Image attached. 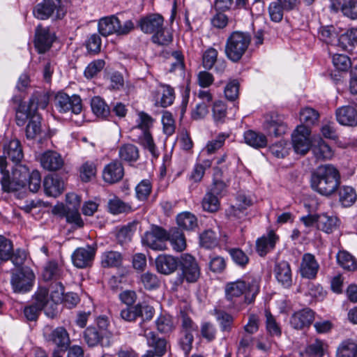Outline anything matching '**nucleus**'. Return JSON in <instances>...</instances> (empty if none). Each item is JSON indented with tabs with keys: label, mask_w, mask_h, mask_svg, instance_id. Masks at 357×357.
I'll return each instance as SVG.
<instances>
[{
	"label": "nucleus",
	"mask_w": 357,
	"mask_h": 357,
	"mask_svg": "<svg viewBox=\"0 0 357 357\" xmlns=\"http://www.w3.org/2000/svg\"><path fill=\"white\" fill-rule=\"evenodd\" d=\"M140 280L144 288L148 290L155 289L160 286V280L158 276L149 271L143 273Z\"/></svg>",
	"instance_id": "64"
},
{
	"label": "nucleus",
	"mask_w": 357,
	"mask_h": 357,
	"mask_svg": "<svg viewBox=\"0 0 357 357\" xmlns=\"http://www.w3.org/2000/svg\"><path fill=\"white\" fill-rule=\"evenodd\" d=\"M250 42L249 33L233 31L226 40L225 52L227 57L233 62H238L247 51Z\"/></svg>",
	"instance_id": "3"
},
{
	"label": "nucleus",
	"mask_w": 357,
	"mask_h": 357,
	"mask_svg": "<svg viewBox=\"0 0 357 357\" xmlns=\"http://www.w3.org/2000/svg\"><path fill=\"white\" fill-rule=\"evenodd\" d=\"M139 335L146 338L148 345L153 348L156 356L161 357L166 353L167 340L165 338L157 337L153 331L148 329H144Z\"/></svg>",
	"instance_id": "20"
},
{
	"label": "nucleus",
	"mask_w": 357,
	"mask_h": 357,
	"mask_svg": "<svg viewBox=\"0 0 357 357\" xmlns=\"http://www.w3.org/2000/svg\"><path fill=\"white\" fill-rule=\"evenodd\" d=\"M123 174L124 170L122 164L119 161L114 160L105 167L102 178L108 183H114L121 181Z\"/></svg>",
	"instance_id": "26"
},
{
	"label": "nucleus",
	"mask_w": 357,
	"mask_h": 357,
	"mask_svg": "<svg viewBox=\"0 0 357 357\" xmlns=\"http://www.w3.org/2000/svg\"><path fill=\"white\" fill-rule=\"evenodd\" d=\"M320 39L327 44L337 46V36L333 26L321 27L319 32Z\"/></svg>",
	"instance_id": "62"
},
{
	"label": "nucleus",
	"mask_w": 357,
	"mask_h": 357,
	"mask_svg": "<svg viewBox=\"0 0 357 357\" xmlns=\"http://www.w3.org/2000/svg\"><path fill=\"white\" fill-rule=\"evenodd\" d=\"M55 105L60 112H71L78 114L82 109V100L79 96H69L66 93H59L55 98Z\"/></svg>",
	"instance_id": "9"
},
{
	"label": "nucleus",
	"mask_w": 357,
	"mask_h": 357,
	"mask_svg": "<svg viewBox=\"0 0 357 357\" xmlns=\"http://www.w3.org/2000/svg\"><path fill=\"white\" fill-rule=\"evenodd\" d=\"M173 249L178 252L183 251L186 247L183 233L178 228H173L168 232V240Z\"/></svg>",
	"instance_id": "40"
},
{
	"label": "nucleus",
	"mask_w": 357,
	"mask_h": 357,
	"mask_svg": "<svg viewBox=\"0 0 357 357\" xmlns=\"http://www.w3.org/2000/svg\"><path fill=\"white\" fill-rule=\"evenodd\" d=\"M311 149L314 156L318 160L331 159L333 155L331 148L322 139L316 141Z\"/></svg>",
	"instance_id": "38"
},
{
	"label": "nucleus",
	"mask_w": 357,
	"mask_h": 357,
	"mask_svg": "<svg viewBox=\"0 0 357 357\" xmlns=\"http://www.w3.org/2000/svg\"><path fill=\"white\" fill-rule=\"evenodd\" d=\"M48 97L41 93H34L30 98L28 104L32 111L37 113V110L40 109H45L48 104Z\"/></svg>",
	"instance_id": "54"
},
{
	"label": "nucleus",
	"mask_w": 357,
	"mask_h": 357,
	"mask_svg": "<svg viewBox=\"0 0 357 357\" xmlns=\"http://www.w3.org/2000/svg\"><path fill=\"white\" fill-rule=\"evenodd\" d=\"M137 224L130 222L127 225L122 227L117 233V238L121 243L128 242L136 230Z\"/></svg>",
	"instance_id": "63"
},
{
	"label": "nucleus",
	"mask_w": 357,
	"mask_h": 357,
	"mask_svg": "<svg viewBox=\"0 0 357 357\" xmlns=\"http://www.w3.org/2000/svg\"><path fill=\"white\" fill-rule=\"evenodd\" d=\"M330 7L351 20H357V0H331Z\"/></svg>",
	"instance_id": "17"
},
{
	"label": "nucleus",
	"mask_w": 357,
	"mask_h": 357,
	"mask_svg": "<svg viewBox=\"0 0 357 357\" xmlns=\"http://www.w3.org/2000/svg\"><path fill=\"white\" fill-rule=\"evenodd\" d=\"M324 342L316 339L309 344L305 349V353L310 357H322L324 354Z\"/></svg>",
	"instance_id": "57"
},
{
	"label": "nucleus",
	"mask_w": 357,
	"mask_h": 357,
	"mask_svg": "<svg viewBox=\"0 0 357 357\" xmlns=\"http://www.w3.org/2000/svg\"><path fill=\"white\" fill-rule=\"evenodd\" d=\"M158 331L162 334H169L174 330V324L172 316L161 314L155 321Z\"/></svg>",
	"instance_id": "46"
},
{
	"label": "nucleus",
	"mask_w": 357,
	"mask_h": 357,
	"mask_svg": "<svg viewBox=\"0 0 357 357\" xmlns=\"http://www.w3.org/2000/svg\"><path fill=\"white\" fill-rule=\"evenodd\" d=\"M107 208L108 211L114 215L122 213H128L132 211V207L130 204L123 202L116 197H114L108 201Z\"/></svg>",
	"instance_id": "50"
},
{
	"label": "nucleus",
	"mask_w": 357,
	"mask_h": 357,
	"mask_svg": "<svg viewBox=\"0 0 357 357\" xmlns=\"http://www.w3.org/2000/svg\"><path fill=\"white\" fill-rule=\"evenodd\" d=\"M334 67L340 71L346 72L351 67V61L349 56L342 54H335L332 59Z\"/></svg>",
	"instance_id": "58"
},
{
	"label": "nucleus",
	"mask_w": 357,
	"mask_h": 357,
	"mask_svg": "<svg viewBox=\"0 0 357 357\" xmlns=\"http://www.w3.org/2000/svg\"><path fill=\"white\" fill-rule=\"evenodd\" d=\"M340 183V174L333 165H320L311 174L312 188L326 197L333 195L337 190Z\"/></svg>",
	"instance_id": "2"
},
{
	"label": "nucleus",
	"mask_w": 357,
	"mask_h": 357,
	"mask_svg": "<svg viewBox=\"0 0 357 357\" xmlns=\"http://www.w3.org/2000/svg\"><path fill=\"white\" fill-rule=\"evenodd\" d=\"M44 191L48 196L56 197L63 191V181L57 176H47L43 181Z\"/></svg>",
	"instance_id": "31"
},
{
	"label": "nucleus",
	"mask_w": 357,
	"mask_h": 357,
	"mask_svg": "<svg viewBox=\"0 0 357 357\" xmlns=\"http://www.w3.org/2000/svg\"><path fill=\"white\" fill-rule=\"evenodd\" d=\"M279 237L271 231L267 236H263L256 241V251L261 257H264L273 250Z\"/></svg>",
	"instance_id": "27"
},
{
	"label": "nucleus",
	"mask_w": 357,
	"mask_h": 357,
	"mask_svg": "<svg viewBox=\"0 0 357 357\" xmlns=\"http://www.w3.org/2000/svg\"><path fill=\"white\" fill-rule=\"evenodd\" d=\"M33 14L36 18L40 20L49 18L59 20L64 17L66 10L61 0H43L34 6Z\"/></svg>",
	"instance_id": "4"
},
{
	"label": "nucleus",
	"mask_w": 357,
	"mask_h": 357,
	"mask_svg": "<svg viewBox=\"0 0 357 357\" xmlns=\"http://www.w3.org/2000/svg\"><path fill=\"white\" fill-rule=\"evenodd\" d=\"M26 137L27 139L36 138L41 132V117L37 113L29 121L26 127Z\"/></svg>",
	"instance_id": "49"
},
{
	"label": "nucleus",
	"mask_w": 357,
	"mask_h": 357,
	"mask_svg": "<svg viewBox=\"0 0 357 357\" xmlns=\"http://www.w3.org/2000/svg\"><path fill=\"white\" fill-rule=\"evenodd\" d=\"M314 319V312L310 308H304L295 312L290 317L291 326L296 329L301 330L309 327Z\"/></svg>",
	"instance_id": "13"
},
{
	"label": "nucleus",
	"mask_w": 357,
	"mask_h": 357,
	"mask_svg": "<svg viewBox=\"0 0 357 357\" xmlns=\"http://www.w3.org/2000/svg\"><path fill=\"white\" fill-rule=\"evenodd\" d=\"M264 126L269 135H274L275 137L284 134L287 130L286 125L278 115H271L268 117Z\"/></svg>",
	"instance_id": "30"
},
{
	"label": "nucleus",
	"mask_w": 357,
	"mask_h": 357,
	"mask_svg": "<svg viewBox=\"0 0 357 357\" xmlns=\"http://www.w3.org/2000/svg\"><path fill=\"white\" fill-rule=\"evenodd\" d=\"M54 41V36L47 27L39 24L35 32L34 45L38 53L43 54L50 50Z\"/></svg>",
	"instance_id": "12"
},
{
	"label": "nucleus",
	"mask_w": 357,
	"mask_h": 357,
	"mask_svg": "<svg viewBox=\"0 0 357 357\" xmlns=\"http://www.w3.org/2000/svg\"><path fill=\"white\" fill-rule=\"evenodd\" d=\"M33 303L45 310V314L50 318H54L56 315V310L53 304L50 303V310L47 307L50 302L49 291L46 287H40L33 296Z\"/></svg>",
	"instance_id": "14"
},
{
	"label": "nucleus",
	"mask_w": 357,
	"mask_h": 357,
	"mask_svg": "<svg viewBox=\"0 0 357 357\" xmlns=\"http://www.w3.org/2000/svg\"><path fill=\"white\" fill-rule=\"evenodd\" d=\"M337 190L338 201L342 207H351L356 203L357 200V193L353 187L340 185Z\"/></svg>",
	"instance_id": "33"
},
{
	"label": "nucleus",
	"mask_w": 357,
	"mask_h": 357,
	"mask_svg": "<svg viewBox=\"0 0 357 357\" xmlns=\"http://www.w3.org/2000/svg\"><path fill=\"white\" fill-rule=\"evenodd\" d=\"M96 249L92 246L77 248L72 254L73 264L77 268L91 267L94 261Z\"/></svg>",
	"instance_id": "11"
},
{
	"label": "nucleus",
	"mask_w": 357,
	"mask_h": 357,
	"mask_svg": "<svg viewBox=\"0 0 357 357\" xmlns=\"http://www.w3.org/2000/svg\"><path fill=\"white\" fill-rule=\"evenodd\" d=\"M178 266L181 275L188 283L196 282L200 276V268L196 259L191 255L183 253L179 257Z\"/></svg>",
	"instance_id": "8"
},
{
	"label": "nucleus",
	"mask_w": 357,
	"mask_h": 357,
	"mask_svg": "<svg viewBox=\"0 0 357 357\" xmlns=\"http://www.w3.org/2000/svg\"><path fill=\"white\" fill-rule=\"evenodd\" d=\"M105 337L96 326H89L84 331V339L89 347L97 346Z\"/></svg>",
	"instance_id": "48"
},
{
	"label": "nucleus",
	"mask_w": 357,
	"mask_h": 357,
	"mask_svg": "<svg viewBox=\"0 0 357 357\" xmlns=\"http://www.w3.org/2000/svg\"><path fill=\"white\" fill-rule=\"evenodd\" d=\"M7 162L3 157H0V172L2 177L0 180L1 189L5 192H12L21 190L20 183L13 179L8 171H6Z\"/></svg>",
	"instance_id": "22"
},
{
	"label": "nucleus",
	"mask_w": 357,
	"mask_h": 357,
	"mask_svg": "<svg viewBox=\"0 0 357 357\" xmlns=\"http://www.w3.org/2000/svg\"><path fill=\"white\" fill-rule=\"evenodd\" d=\"M173 36L170 31L166 29L164 26L157 31L151 38L152 42L162 46H167L172 41Z\"/></svg>",
	"instance_id": "53"
},
{
	"label": "nucleus",
	"mask_w": 357,
	"mask_h": 357,
	"mask_svg": "<svg viewBox=\"0 0 357 357\" xmlns=\"http://www.w3.org/2000/svg\"><path fill=\"white\" fill-rule=\"evenodd\" d=\"M119 158L126 162H135L139 158V150L137 146L131 144H126L119 148Z\"/></svg>",
	"instance_id": "47"
},
{
	"label": "nucleus",
	"mask_w": 357,
	"mask_h": 357,
	"mask_svg": "<svg viewBox=\"0 0 357 357\" xmlns=\"http://www.w3.org/2000/svg\"><path fill=\"white\" fill-rule=\"evenodd\" d=\"M48 341L62 351H66L70 344L69 333L65 328L61 326L56 328L51 332Z\"/></svg>",
	"instance_id": "25"
},
{
	"label": "nucleus",
	"mask_w": 357,
	"mask_h": 357,
	"mask_svg": "<svg viewBox=\"0 0 357 357\" xmlns=\"http://www.w3.org/2000/svg\"><path fill=\"white\" fill-rule=\"evenodd\" d=\"M213 314L220 324V329L223 332H230L234 323V317L224 310L214 309Z\"/></svg>",
	"instance_id": "44"
},
{
	"label": "nucleus",
	"mask_w": 357,
	"mask_h": 357,
	"mask_svg": "<svg viewBox=\"0 0 357 357\" xmlns=\"http://www.w3.org/2000/svg\"><path fill=\"white\" fill-rule=\"evenodd\" d=\"M168 231L161 227L153 225L150 230L146 231L142 237L144 245L153 250H164L167 249Z\"/></svg>",
	"instance_id": "7"
},
{
	"label": "nucleus",
	"mask_w": 357,
	"mask_h": 357,
	"mask_svg": "<svg viewBox=\"0 0 357 357\" xmlns=\"http://www.w3.org/2000/svg\"><path fill=\"white\" fill-rule=\"evenodd\" d=\"M310 130L306 126H297L291 135L294 149L296 153L305 155L312 146L310 140Z\"/></svg>",
	"instance_id": "10"
},
{
	"label": "nucleus",
	"mask_w": 357,
	"mask_h": 357,
	"mask_svg": "<svg viewBox=\"0 0 357 357\" xmlns=\"http://www.w3.org/2000/svg\"><path fill=\"white\" fill-rule=\"evenodd\" d=\"M337 47L342 50L353 52L357 47V28H351L337 39Z\"/></svg>",
	"instance_id": "29"
},
{
	"label": "nucleus",
	"mask_w": 357,
	"mask_h": 357,
	"mask_svg": "<svg viewBox=\"0 0 357 357\" xmlns=\"http://www.w3.org/2000/svg\"><path fill=\"white\" fill-rule=\"evenodd\" d=\"M319 114L315 109L306 107L303 109L300 112V121L304 125L301 126H306L309 128V126L315 124L319 119Z\"/></svg>",
	"instance_id": "51"
},
{
	"label": "nucleus",
	"mask_w": 357,
	"mask_h": 357,
	"mask_svg": "<svg viewBox=\"0 0 357 357\" xmlns=\"http://www.w3.org/2000/svg\"><path fill=\"white\" fill-rule=\"evenodd\" d=\"M211 164L212 162L209 160H205L202 163L196 164L190 174V180L195 183L201 181L206 169L211 167Z\"/></svg>",
	"instance_id": "55"
},
{
	"label": "nucleus",
	"mask_w": 357,
	"mask_h": 357,
	"mask_svg": "<svg viewBox=\"0 0 357 357\" xmlns=\"http://www.w3.org/2000/svg\"><path fill=\"white\" fill-rule=\"evenodd\" d=\"M336 356L337 357H356L357 343L351 339L342 341L337 349Z\"/></svg>",
	"instance_id": "43"
},
{
	"label": "nucleus",
	"mask_w": 357,
	"mask_h": 357,
	"mask_svg": "<svg viewBox=\"0 0 357 357\" xmlns=\"http://www.w3.org/2000/svg\"><path fill=\"white\" fill-rule=\"evenodd\" d=\"M6 160H9L15 165H18L24 158L23 150L21 142L17 139H13L3 147V155Z\"/></svg>",
	"instance_id": "23"
},
{
	"label": "nucleus",
	"mask_w": 357,
	"mask_h": 357,
	"mask_svg": "<svg viewBox=\"0 0 357 357\" xmlns=\"http://www.w3.org/2000/svg\"><path fill=\"white\" fill-rule=\"evenodd\" d=\"M319 268V265L313 255L310 253L303 255L300 267L302 277L307 279H314L317 276Z\"/></svg>",
	"instance_id": "21"
},
{
	"label": "nucleus",
	"mask_w": 357,
	"mask_h": 357,
	"mask_svg": "<svg viewBox=\"0 0 357 357\" xmlns=\"http://www.w3.org/2000/svg\"><path fill=\"white\" fill-rule=\"evenodd\" d=\"M40 162L43 169L55 172L62 168L64 161L59 153L54 151H47L41 154Z\"/></svg>",
	"instance_id": "16"
},
{
	"label": "nucleus",
	"mask_w": 357,
	"mask_h": 357,
	"mask_svg": "<svg viewBox=\"0 0 357 357\" xmlns=\"http://www.w3.org/2000/svg\"><path fill=\"white\" fill-rule=\"evenodd\" d=\"M233 261L240 267L244 268L249 263L248 256L240 248H231L228 250Z\"/></svg>",
	"instance_id": "61"
},
{
	"label": "nucleus",
	"mask_w": 357,
	"mask_h": 357,
	"mask_svg": "<svg viewBox=\"0 0 357 357\" xmlns=\"http://www.w3.org/2000/svg\"><path fill=\"white\" fill-rule=\"evenodd\" d=\"M67 202L72 203L75 202V205L73 206V210H68L66 211V220L69 223H73L78 227H82L84 225V222L82 220L81 215L76 207V205L79 204L80 199L75 194H68L66 195Z\"/></svg>",
	"instance_id": "34"
},
{
	"label": "nucleus",
	"mask_w": 357,
	"mask_h": 357,
	"mask_svg": "<svg viewBox=\"0 0 357 357\" xmlns=\"http://www.w3.org/2000/svg\"><path fill=\"white\" fill-rule=\"evenodd\" d=\"M274 273L278 282L284 287L289 288L291 286V270L287 261H281L276 262L274 267Z\"/></svg>",
	"instance_id": "24"
},
{
	"label": "nucleus",
	"mask_w": 357,
	"mask_h": 357,
	"mask_svg": "<svg viewBox=\"0 0 357 357\" xmlns=\"http://www.w3.org/2000/svg\"><path fill=\"white\" fill-rule=\"evenodd\" d=\"M176 222L179 227L187 231L193 230L198 226L196 216L188 211L179 213Z\"/></svg>",
	"instance_id": "42"
},
{
	"label": "nucleus",
	"mask_w": 357,
	"mask_h": 357,
	"mask_svg": "<svg viewBox=\"0 0 357 357\" xmlns=\"http://www.w3.org/2000/svg\"><path fill=\"white\" fill-rule=\"evenodd\" d=\"M34 280V273L29 267L25 266L12 273L10 283L14 292L24 294L31 289Z\"/></svg>",
	"instance_id": "6"
},
{
	"label": "nucleus",
	"mask_w": 357,
	"mask_h": 357,
	"mask_svg": "<svg viewBox=\"0 0 357 357\" xmlns=\"http://www.w3.org/2000/svg\"><path fill=\"white\" fill-rule=\"evenodd\" d=\"M36 114L31 109L29 104L20 102L17 108L15 109V121L17 125L18 126H24L27 120L29 121Z\"/></svg>",
	"instance_id": "39"
},
{
	"label": "nucleus",
	"mask_w": 357,
	"mask_h": 357,
	"mask_svg": "<svg viewBox=\"0 0 357 357\" xmlns=\"http://www.w3.org/2000/svg\"><path fill=\"white\" fill-rule=\"evenodd\" d=\"M243 139L246 144L256 149L264 148L268 144V139L264 134L252 130L244 132Z\"/></svg>",
	"instance_id": "32"
},
{
	"label": "nucleus",
	"mask_w": 357,
	"mask_h": 357,
	"mask_svg": "<svg viewBox=\"0 0 357 357\" xmlns=\"http://www.w3.org/2000/svg\"><path fill=\"white\" fill-rule=\"evenodd\" d=\"M198 330L197 325L184 312H181V330L180 333L192 334Z\"/></svg>",
	"instance_id": "59"
},
{
	"label": "nucleus",
	"mask_w": 357,
	"mask_h": 357,
	"mask_svg": "<svg viewBox=\"0 0 357 357\" xmlns=\"http://www.w3.org/2000/svg\"><path fill=\"white\" fill-rule=\"evenodd\" d=\"M164 18L159 14H151L141 18L138 24L141 30L145 33L153 35L163 26Z\"/></svg>",
	"instance_id": "18"
},
{
	"label": "nucleus",
	"mask_w": 357,
	"mask_h": 357,
	"mask_svg": "<svg viewBox=\"0 0 357 357\" xmlns=\"http://www.w3.org/2000/svg\"><path fill=\"white\" fill-rule=\"evenodd\" d=\"M179 258L169 255H160L155 259L157 271L164 275L174 273L178 267Z\"/></svg>",
	"instance_id": "19"
},
{
	"label": "nucleus",
	"mask_w": 357,
	"mask_h": 357,
	"mask_svg": "<svg viewBox=\"0 0 357 357\" xmlns=\"http://www.w3.org/2000/svg\"><path fill=\"white\" fill-rule=\"evenodd\" d=\"M152 190L151 183L148 179L142 180L136 187V197L139 201H145L149 197Z\"/></svg>",
	"instance_id": "60"
},
{
	"label": "nucleus",
	"mask_w": 357,
	"mask_h": 357,
	"mask_svg": "<svg viewBox=\"0 0 357 357\" xmlns=\"http://www.w3.org/2000/svg\"><path fill=\"white\" fill-rule=\"evenodd\" d=\"M202 205L204 211L214 213L219 209L220 202L216 195L208 192L202 199Z\"/></svg>",
	"instance_id": "56"
},
{
	"label": "nucleus",
	"mask_w": 357,
	"mask_h": 357,
	"mask_svg": "<svg viewBox=\"0 0 357 357\" xmlns=\"http://www.w3.org/2000/svg\"><path fill=\"white\" fill-rule=\"evenodd\" d=\"M134 24L131 20H126L123 24L115 15L101 18L98 22V31L102 36L116 33L126 35L134 29Z\"/></svg>",
	"instance_id": "5"
},
{
	"label": "nucleus",
	"mask_w": 357,
	"mask_h": 357,
	"mask_svg": "<svg viewBox=\"0 0 357 357\" xmlns=\"http://www.w3.org/2000/svg\"><path fill=\"white\" fill-rule=\"evenodd\" d=\"M259 289L258 278L239 279L226 284L225 298L231 303V307H239L242 303L250 304L255 301Z\"/></svg>",
	"instance_id": "1"
},
{
	"label": "nucleus",
	"mask_w": 357,
	"mask_h": 357,
	"mask_svg": "<svg viewBox=\"0 0 357 357\" xmlns=\"http://www.w3.org/2000/svg\"><path fill=\"white\" fill-rule=\"evenodd\" d=\"M123 255L114 250L104 252L101 255V266L103 268H119L123 264Z\"/></svg>",
	"instance_id": "37"
},
{
	"label": "nucleus",
	"mask_w": 357,
	"mask_h": 357,
	"mask_svg": "<svg viewBox=\"0 0 357 357\" xmlns=\"http://www.w3.org/2000/svg\"><path fill=\"white\" fill-rule=\"evenodd\" d=\"M91 107L93 113L98 118L105 119L110 114L109 107L99 96H95L91 99Z\"/></svg>",
	"instance_id": "41"
},
{
	"label": "nucleus",
	"mask_w": 357,
	"mask_h": 357,
	"mask_svg": "<svg viewBox=\"0 0 357 357\" xmlns=\"http://www.w3.org/2000/svg\"><path fill=\"white\" fill-rule=\"evenodd\" d=\"M155 105L162 107L171 105L174 100V89L167 85H160L154 91Z\"/></svg>",
	"instance_id": "28"
},
{
	"label": "nucleus",
	"mask_w": 357,
	"mask_h": 357,
	"mask_svg": "<svg viewBox=\"0 0 357 357\" xmlns=\"http://www.w3.org/2000/svg\"><path fill=\"white\" fill-rule=\"evenodd\" d=\"M338 264L344 270L354 271L357 270V261L347 251H340L336 255Z\"/></svg>",
	"instance_id": "45"
},
{
	"label": "nucleus",
	"mask_w": 357,
	"mask_h": 357,
	"mask_svg": "<svg viewBox=\"0 0 357 357\" xmlns=\"http://www.w3.org/2000/svg\"><path fill=\"white\" fill-rule=\"evenodd\" d=\"M63 275V267L55 260H50L46 263L42 274L43 278L45 281L59 280Z\"/></svg>",
	"instance_id": "35"
},
{
	"label": "nucleus",
	"mask_w": 357,
	"mask_h": 357,
	"mask_svg": "<svg viewBox=\"0 0 357 357\" xmlns=\"http://www.w3.org/2000/svg\"><path fill=\"white\" fill-rule=\"evenodd\" d=\"M339 219L336 216L328 215L326 213L319 214L317 229L327 234H331L337 229Z\"/></svg>",
	"instance_id": "36"
},
{
	"label": "nucleus",
	"mask_w": 357,
	"mask_h": 357,
	"mask_svg": "<svg viewBox=\"0 0 357 357\" xmlns=\"http://www.w3.org/2000/svg\"><path fill=\"white\" fill-rule=\"evenodd\" d=\"M337 121L345 126L354 127L357 126V109L351 105L338 107L335 111Z\"/></svg>",
	"instance_id": "15"
},
{
	"label": "nucleus",
	"mask_w": 357,
	"mask_h": 357,
	"mask_svg": "<svg viewBox=\"0 0 357 357\" xmlns=\"http://www.w3.org/2000/svg\"><path fill=\"white\" fill-rule=\"evenodd\" d=\"M199 244L206 249L216 247L218 245L217 235L211 229L205 230L199 235Z\"/></svg>",
	"instance_id": "52"
}]
</instances>
